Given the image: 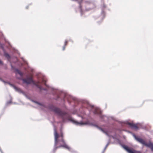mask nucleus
<instances>
[{
	"label": "nucleus",
	"instance_id": "nucleus-18",
	"mask_svg": "<svg viewBox=\"0 0 153 153\" xmlns=\"http://www.w3.org/2000/svg\"><path fill=\"white\" fill-rule=\"evenodd\" d=\"M27 9L28 8V7H27Z\"/></svg>",
	"mask_w": 153,
	"mask_h": 153
},
{
	"label": "nucleus",
	"instance_id": "nucleus-12",
	"mask_svg": "<svg viewBox=\"0 0 153 153\" xmlns=\"http://www.w3.org/2000/svg\"><path fill=\"white\" fill-rule=\"evenodd\" d=\"M15 89H16V90H18V91H19V90H20V89H19V88H16V87H15Z\"/></svg>",
	"mask_w": 153,
	"mask_h": 153
},
{
	"label": "nucleus",
	"instance_id": "nucleus-13",
	"mask_svg": "<svg viewBox=\"0 0 153 153\" xmlns=\"http://www.w3.org/2000/svg\"><path fill=\"white\" fill-rule=\"evenodd\" d=\"M80 12H81V15H82V10L81 9V10Z\"/></svg>",
	"mask_w": 153,
	"mask_h": 153
},
{
	"label": "nucleus",
	"instance_id": "nucleus-10",
	"mask_svg": "<svg viewBox=\"0 0 153 153\" xmlns=\"http://www.w3.org/2000/svg\"><path fill=\"white\" fill-rule=\"evenodd\" d=\"M68 42L66 40L65 42L64 45L66 46L67 45Z\"/></svg>",
	"mask_w": 153,
	"mask_h": 153
},
{
	"label": "nucleus",
	"instance_id": "nucleus-4",
	"mask_svg": "<svg viewBox=\"0 0 153 153\" xmlns=\"http://www.w3.org/2000/svg\"><path fill=\"white\" fill-rule=\"evenodd\" d=\"M133 136L135 139L140 143L150 148L151 150L153 152V144L152 143L150 142L147 143L143 139L137 137L134 134L133 135Z\"/></svg>",
	"mask_w": 153,
	"mask_h": 153
},
{
	"label": "nucleus",
	"instance_id": "nucleus-15",
	"mask_svg": "<svg viewBox=\"0 0 153 153\" xmlns=\"http://www.w3.org/2000/svg\"><path fill=\"white\" fill-rule=\"evenodd\" d=\"M100 129L102 131H103V129L101 128H100Z\"/></svg>",
	"mask_w": 153,
	"mask_h": 153
},
{
	"label": "nucleus",
	"instance_id": "nucleus-5",
	"mask_svg": "<svg viewBox=\"0 0 153 153\" xmlns=\"http://www.w3.org/2000/svg\"><path fill=\"white\" fill-rule=\"evenodd\" d=\"M123 148L126 150L129 153H141L139 151H137L133 149L129 148L128 146H123Z\"/></svg>",
	"mask_w": 153,
	"mask_h": 153
},
{
	"label": "nucleus",
	"instance_id": "nucleus-7",
	"mask_svg": "<svg viewBox=\"0 0 153 153\" xmlns=\"http://www.w3.org/2000/svg\"><path fill=\"white\" fill-rule=\"evenodd\" d=\"M72 121L75 123L76 125L81 126L82 125H86L87 124V123H83L82 122H79L75 120H73Z\"/></svg>",
	"mask_w": 153,
	"mask_h": 153
},
{
	"label": "nucleus",
	"instance_id": "nucleus-1",
	"mask_svg": "<svg viewBox=\"0 0 153 153\" xmlns=\"http://www.w3.org/2000/svg\"><path fill=\"white\" fill-rule=\"evenodd\" d=\"M55 145L56 146L59 145V147H63L68 149L70 148L66 144L63 139V134L61 132L60 135H59L56 130L54 132Z\"/></svg>",
	"mask_w": 153,
	"mask_h": 153
},
{
	"label": "nucleus",
	"instance_id": "nucleus-3",
	"mask_svg": "<svg viewBox=\"0 0 153 153\" xmlns=\"http://www.w3.org/2000/svg\"><path fill=\"white\" fill-rule=\"evenodd\" d=\"M52 110L55 113L59 115L63 119V120L64 121L65 117L67 116V113L64 111H62L60 109L57 107H53L52 108Z\"/></svg>",
	"mask_w": 153,
	"mask_h": 153
},
{
	"label": "nucleus",
	"instance_id": "nucleus-16",
	"mask_svg": "<svg viewBox=\"0 0 153 153\" xmlns=\"http://www.w3.org/2000/svg\"><path fill=\"white\" fill-rule=\"evenodd\" d=\"M79 7H80V9H81V5H80V6H79Z\"/></svg>",
	"mask_w": 153,
	"mask_h": 153
},
{
	"label": "nucleus",
	"instance_id": "nucleus-8",
	"mask_svg": "<svg viewBox=\"0 0 153 153\" xmlns=\"http://www.w3.org/2000/svg\"><path fill=\"white\" fill-rule=\"evenodd\" d=\"M16 72L20 75L21 76H22L23 75V74L20 70L18 69L16 70Z\"/></svg>",
	"mask_w": 153,
	"mask_h": 153
},
{
	"label": "nucleus",
	"instance_id": "nucleus-14",
	"mask_svg": "<svg viewBox=\"0 0 153 153\" xmlns=\"http://www.w3.org/2000/svg\"><path fill=\"white\" fill-rule=\"evenodd\" d=\"M2 63V61L0 60V64H1Z\"/></svg>",
	"mask_w": 153,
	"mask_h": 153
},
{
	"label": "nucleus",
	"instance_id": "nucleus-11",
	"mask_svg": "<svg viewBox=\"0 0 153 153\" xmlns=\"http://www.w3.org/2000/svg\"><path fill=\"white\" fill-rule=\"evenodd\" d=\"M66 47V46H65V45H64V46L63 47V48H62L63 50L64 51Z\"/></svg>",
	"mask_w": 153,
	"mask_h": 153
},
{
	"label": "nucleus",
	"instance_id": "nucleus-6",
	"mask_svg": "<svg viewBox=\"0 0 153 153\" xmlns=\"http://www.w3.org/2000/svg\"><path fill=\"white\" fill-rule=\"evenodd\" d=\"M128 124L129 126L131 128L134 129L135 130H137L138 129V128L137 125L136 124H134L133 123H128Z\"/></svg>",
	"mask_w": 153,
	"mask_h": 153
},
{
	"label": "nucleus",
	"instance_id": "nucleus-17",
	"mask_svg": "<svg viewBox=\"0 0 153 153\" xmlns=\"http://www.w3.org/2000/svg\"><path fill=\"white\" fill-rule=\"evenodd\" d=\"M6 56H9V55L8 54H7V55H6Z\"/></svg>",
	"mask_w": 153,
	"mask_h": 153
},
{
	"label": "nucleus",
	"instance_id": "nucleus-2",
	"mask_svg": "<svg viewBox=\"0 0 153 153\" xmlns=\"http://www.w3.org/2000/svg\"><path fill=\"white\" fill-rule=\"evenodd\" d=\"M22 80L24 83L27 84H30L32 83L40 89H41L42 88V86L39 85L40 84L43 83L45 85L47 86L46 84V81L44 79H42V82H40V81L36 82L33 81L32 77L26 79H23Z\"/></svg>",
	"mask_w": 153,
	"mask_h": 153
},
{
	"label": "nucleus",
	"instance_id": "nucleus-9",
	"mask_svg": "<svg viewBox=\"0 0 153 153\" xmlns=\"http://www.w3.org/2000/svg\"><path fill=\"white\" fill-rule=\"evenodd\" d=\"M95 114H100V111L98 109L96 108L95 109V110L94 112Z\"/></svg>",
	"mask_w": 153,
	"mask_h": 153
}]
</instances>
